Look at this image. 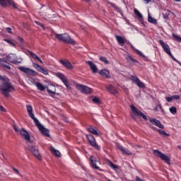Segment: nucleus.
<instances>
[{"label": "nucleus", "mask_w": 181, "mask_h": 181, "mask_svg": "<svg viewBox=\"0 0 181 181\" xmlns=\"http://www.w3.org/2000/svg\"><path fill=\"white\" fill-rule=\"evenodd\" d=\"M26 110L28 114V117L31 118L32 120L35 122L36 127H37L39 131H40L41 134L45 136H50V134H49V129L43 127L39 120L35 117V115L33 114V107L30 105H26Z\"/></svg>", "instance_id": "obj_1"}, {"label": "nucleus", "mask_w": 181, "mask_h": 181, "mask_svg": "<svg viewBox=\"0 0 181 181\" xmlns=\"http://www.w3.org/2000/svg\"><path fill=\"white\" fill-rule=\"evenodd\" d=\"M12 90H13V87L12 84H11L9 79L5 80L0 85V93L4 95V97H9V93H11Z\"/></svg>", "instance_id": "obj_2"}, {"label": "nucleus", "mask_w": 181, "mask_h": 181, "mask_svg": "<svg viewBox=\"0 0 181 181\" xmlns=\"http://www.w3.org/2000/svg\"><path fill=\"white\" fill-rule=\"evenodd\" d=\"M55 37L60 42H64V43H68L69 45H73L76 44V40L71 38V37L66 33L62 34L55 33Z\"/></svg>", "instance_id": "obj_3"}, {"label": "nucleus", "mask_w": 181, "mask_h": 181, "mask_svg": "<svg viewBox=\"0 0 181 181\" xmlns=\"http://www.w3.org/2000/svg\"><path fill=\"white\" fill-rule=\"evenodd\" d=\"M13 128L14 131L18 132V135L21 136L23 139H25V141H27L30 144H33V140L30 139V134H29V132H28L26 129L22 128L21 130H19L16 125H13Z\"/></svg>", "instance_id": "obj_4"}, {"label": "nucleus", "mask_w": 181, "mask_h": 181, "mask_svg": "<svg viewBox=\"0 0 181 181\" xmlns=\"http://www.w3.org/2000/svg\"><path fill=\"white\" fill-rule=\"evenodd\" d=\"M35 86L40 91H45V90L47 89V93L51 94V95H54L56 94V86L54 85H50L49 88L43 86L41 83L37 82Z\"/></svg>", "instance_id": "obj_5"}, {"label": "nucleus", "mask_w": 181, "mask_h": 181, "mask_svg": "<svg viewBox=\"0 0 181 181\" xmlns=\"http://www.w3.org/2000/svg\"><path fill=\"white\" fill-rule=\"evenodd\" d=\"M130 108L132 110L131 115L134 119H135L136 117H142L145 121H148V117H146V115H145L141 110H138L136 107L134 105H130Z\"/></svg>", "instance_id": "obj_6"}, {"label": "nucleus", "mask_w": 181, "mask_h": 181, "mask_svg": "<svg viewBox=\"0 0 181 181\" xmlns=\"http://www.w3.org/2000/svg\"><path fill=\"white\" fill-rule=\"evenodd\" d=\"M153 153L155 156L160 158L161 160H163V162H165V163H168V165H170V157L168 154H165L160 152L159 150H153Z\"/></svg>", "instance_id": "obj_7"}, {"label": "nucleus", "mask_w": 181, "mask_h": 181, "mask_svg": "<svg viewBox=\"0 0 181 181\" xmlns=\"http://www.w3.org/2000/svg\"><path fill=\"white\" fill-rule=\"evenodd\" d=\"M76 88L77 89L78 91H80L81 93H83V94H93V88L87 86L81 85L80 83H76Z\"/></svg>", "instance_id": "obj_8"}, {"label": "nucleus", "mask_w": 181, "mask_h": 181, "mask_svg": "<svg viewBox=\"0 0 181 181\" xmlns=\"http://www.w3.org/2000/svg\"><path fill=\"white\" fill-rule=\"evenodd\" d=\"M158 42L160 45L162 46L164 52L167 54H168V56H170V57L172 58L173 60H174V62H177V59L175 58V57H173V54H172V52H170V47H169V45L165 43V42H163L162 40H160Z\"/></svg>", "instance_id": "obj_9"}, {"label": "nucleus", "mask_w": 181, "mask_h": 181, "mask_svg": "<svg viewBox=\"0 0 181 181\" xmlns=\"http://www.w3.org/2000/svg\"><path fill=\"white\" fill-rule=\"evenodd\" d=\"M7 60L10 62V63H13V64H19L22 63L23 61V58L19 57L18 58V56L15 54H10L6 57Z\"/></svg>", "instance_id": "obj_10"}, {"label": "nucleus", "mask_w": 181, "mask_h": 181, "mask_svg": "<svg viewBox=\"0 0 181 181\" xmlns=\"http://www.w3.org/2000/svg\"><path fill=\"white\" fill-rule=\"evenodd\" d=\"M18 69L20 70V71L25 73V74H27L28 76H37V72L36 71L30 69L28 67L18 66Z\"/></svg>", "instance_id": "obj_11"}, {"label": "nucleus", "mask_w": 181, "mask_h": 181, "mask_svg": "<svg viewBox=\"0 0 181 181\" xmlns=\"http://www.w3.org/2000/svg\"><path fill=\"white\" fill-rule=\"evenodd\" d=\"M57 77L60 78V80L62 81V83L64 84V86L68 88V90L71 89V86H70V82L69 81V79L64 76V74L62 73H57L56 74Z\"/></svg>", "instance_id": "obj_12"}, {"label": "nucleus", "mask_w": 181, "mask_h": 181, "mask_svg": "<svg viewBox=\"0 0 181 181\" xmlns=\"http://www.w3.org/2000/svg\"><path fill=\"white\" fill-rule=\"evenodd\" d=\"M90 146H93L95 148V149H97L98 151H100V146L97 144V141H95V138L91 134H86V135Z\"/></svg>", "instance_id": "obj_13"}, {"label": "nucleus", "mask_w": 181, "mask_h": 181, "mask_svg": "<svg viewBox=\"0 0 181 181\" xmlns=\"http://www.w3.org/2000/svg\"><path fill=\"white\" fill-rule=\"evenodd\" d=\"M130 80L131 81H132L133 84H136V86H137V87H139V88H145V83L141 81V80L139 79L138 76H131Z\"/></svg>", "instance_id": "obj_14"}, {"label": "nucleus", "mask_w": 181, "mask_h": 181, "mask_svg": "<svg viewBox=\"0 0 181 181\" xmlns=\"http://www.w3.org/2000/svg\"><path fill=\"white\" fill-rule=\"evenodd\" d=\"M28 150L30 151L31 153H33L38 160H42V155H40L38 148H36L35 146H30Z\"/></svg>", "instance_id": "obj_15"}, {"label": "nucleus", "mask_w": 181, "mask_h": 181, "mask_svg": "<svg viewBox=\"0 0 181 181\" xmlns=\"http://www.w3.org/2000/svg\"><path fill=\"white\" fill-rule=\"evenodd\" d=\"M59 63L65 67V69H67L68 70H73L74 69V66L73 64H71V62L69 61L68 59H60Z\"/></svg>", "instance_id": "obj_16"}, {"label": "nucleus", "mask_w": 181, "mask_h": 181, "mask_svg": "<svg viewBox=\"0 0 181 181\" xmlns=\"http://www.w3.org/2000/svg\"><path fill=\"white\" fill-rule=\"evenodd\" d=\"M33 67H34V69H36L37 71H40V73H42V74H45V76L49 75V72L47 71V70L44 69L42 66L36 63H33Z\"/></svg>", "instance_id": "obj_17"}, {"label": "nucleus", "mask_w": 181, "mask_h": 181, "mask_svg": "<svg viewBox=\"0 0 181 181\" xmlns=\"http://www.w3.org/2000/svg\"><path fill=\"white\" fill-rule=\"evenodd\" d=\"M117 149H119V151H120L124 155H128V156H131L132 155V152H131V151H129V149L119 145V144H117Z\"/></svg>", "instance_id": "obj_18"}, {"label": "nucleus", "mask_w": 181, "mask_h": 181, "mask_svg": "<svg viewBox=\"0 0 181 181\" xmlns=\"http://www.w3.org/2000/svg\"><path fill=\"white\" fill-rule=\"evenodd\" d=\"M86 64L89 66L92 73H93V74H95L97 73H98V67H97V65H95V64H94V62H91V61H88L86 62Z\"/></svg>", "instance_id": "obj_19"}, {"label": "nucleus", "mask_w": 181, "mask_h": 181, "mask_svg": "<svg viewBox=\"0 0 181 181\" xmlns=\"http://www.w3.org/2000/svg\"><path fill=\"white\" fill-rule=\"evenodd\" d=\"M149 121L152 124V125H155L156 127H158V128H160L161 129H163L165 128V126L162 124V123H160V121L156 119L150 118Z\"/></svg>", "instance_id": "obj_20"}, {"label": "nucleus", "mask_w": 181, "mask_h": 181, "mask_svg": "<svg viewBox=\"0 0 181 181\" xmlns=\"http://www.w3.org/2000/svg\"><path fill=\"white\" fill-rule=\"evenodd\" d=\"M106 88L109 93H110V94H112L113 95H118V90H117L114 86H108L106 87Z\"/></svg>", "instance_id": "obj_21"}, {"label": "nucleus", "mask_w": 181, "mask_h": 181, "mask_svg": "<svg viewBox=\"0 0 181 181\" xmlns=\"http://www.w3.org/2000/svg\"><path fill=\"white\" fill-rule=\"evenodd\" d=\"M98 74L102 76V77H105V78H110L111 76H110V71L108 69H102L98 71Z\"/></svg>", "instance_id": "obj_22"}, {"label": "nucleus", "mask_w": 181, "mask_h": 181, "mask_svg": "<svg viewBox=\"0 0 181 181\" xmlns=\"http://www.w3.org/2000/svg\"><path fill=\"white\" fill-rule=\"evenodd\" d=\"M90 162L92 163L93 168L95 169H99L100 162L94 158V156H90Z\"/></svg>", "instance_id": "obj_23"}, {"label": "nucleus", "mask_w": 181, "mask_h": 181, "mask_svg": "<svg viewBox=\"0 0 181 181\" xmlns=\"http://www.w3.org/2000/svg\"><path fill=\"white\" fill-rule=\"evenodd\" d=\"M49 151L53 155L56 156V158H62V153H60L59 150H56V148L54 147L50 146Z\"/></svg>", "instance_id": "obj_24"}, {"label": "nucleus", "mask_w": 181, "mask_h": 181, "mask_svg": "<svg viewBox=\"0 0 181 181\" xmlns=\"http://www.w3.org/2000/svg\"><path fill=\"white\" fill-rule=\"evenodd\" d=\"M151 128H152V129H153L154 131H157V132H158V134H160V135H163V136H170V134L166 133V132H165V131H163V130H162V129H157V128L155 127H152Z\"/></svg>", "instance_id": "obj_25"}, {"label": "nucleus", "mask_w": 181, "mask_h": 181, "mask_svg": "<svg viewBox=\"0 0 181 181\" xmlns=\"http://www.w3.org/2000/svg\"><path fill=\"white\" fill-rule=\"evenodd\" d=\"M0 64L7 70H11V66H9V63H8L5 59H2L0 58Z\"/></svg>", "instance_id": "obj_26"}, {"label": "nucleus", "mask_w": 181, "mask_h": 181, "mask_svg": "<svg viewBox=\"0 0 181 181\" xmlns=\"http://www.w3.org/2000/svg\"><path fill=\"white\" fill-rule=\"evenodd\" d=\"M87 130L88 131V132H90L93 135H96V136H100V133H98V132H97V130L94 127H93L92 126H90L87 129Z\"/></svg>", "instance_id": "obj_27"}, {"label": "nucleus", "mask_w": 181, "mask_h": 181, "mask_svg": "<svg viewBox=\"0 0 181 181\" xmlns=\"http://www.w3.org/2000/svg\"><path fill=\"white\" fill-rule=\"evenodd\" d=\"M115 37L120 46H124L125 45V40L124 39V37L119 35H116Z\"/></svg>", "instance_id": "obj_28"}, {"label": "nucleus", "mask_w": 181, "mask_h": 181, "mask_svg": "<svg viewBox=\"0 0 181 181\" xmlns=\"http://www.w3.org/2000/svg\"><path fill=\"white\" fill-rule=\"evenodd\" d=\"M28 53L31 56V57H33L35 60H37V62H39L42 64H43V62L42 61V59H40V58L37 57L36 54L32 52L31 51H28Z\"/></svg>", "instance_id": "obj_29"}, {"label": "nucleus", "mask_w": 181, "mask_h": 181, "mask_svg": "<svg viewBox=\"0 0 181 181\" xmlns=\"http://www.w3.org/2000/svg\"><path fill=\"white\" fill-rule=\"evenodd\" d=\"M92 101L93 103H94L95 104H98L100 105L101 104V99H100V98L97 97V96H94L92 98Z\"/></svg>", "instance_id": "obj_30"}, {"label": "nucleus", "mask_w": 181, "mask_h": 181, "mask_svg": "<svg viewBox=\"0 0 181 181\" xmlns=\"http://www.w3.org/2000/svg\"><path fill=\"white\" fill-rule=\"evenodd\" d=\"M148 22H150V23H153L154 25H156V23H157L156 19L153 18L151 16V13H148Z\"/></svg>", "instance_id": "obj_31"}, {"label": "nucleus", "mask_w": 181, "mask_h": 181, "mask_svg": "<svg viewBox=\"0 0 181 181\" xmlns=\"http://www.w3.org/2000/svg\"><path fill=\"white\" fill-rule=\"evenodd\" d=\"M134 12L135 15H136V16L139 18V19H142L143 18L142 14L141 13V12H139V11H138V9L134 8Z\"/></svg>", "instance_id": "obj_32"}, {"label": "nucleus", "mask_w": 181, "mask_h": 181, "mask_svg": "<svg viewBox=\"0 0 181 181\" xmlns=\"http://www.w3.org/2000/svg\"><path fill=\"white\" fill-rule=\"evenodd\" d=\"M7 2L10 5V6H13L14 9H18V6H16V4L12 0H7Z\"/></svg>", "instance_id": "obj_33"}, {"label": "nucleus", "mask_w": 181, "mask_h": 181, "mask_svg": "<svg viewBox=\"0 0 181 181\" xmlns=\"http://www.w3.org/2000/svg\"><path fill=\"white\" fill-rule=\"evenodd\" d=\"M107 162L110 168H112V169H114V170H117L118 169V166L112 163V162H111L110 160H107Z\"/></svg>", "instance_id": "obj_34"}, {"label": "nucleus", "mask_w": 181, "mask_h": 181, "mask_svg": "<svg viewBox=\"0 0 181 181\" xmlns=\"http://www.w3.org/2000/svg\"><path fill=\"white\" fill-rule=\"evenodd\" d=\"M169 111L170 112H171L173 115L176 114V112H177V109L176 108V107L173 106L169 108Z\"/></svg>", "instance_id": "obj_35"}, {"label": "nucleus", "mask_w": 181, "mask_h": 181, "mask_svg": "<svg viewBox=\"0 0 181 181\" xmlns=\"http://www.w3.org/2000/svg\"><path fill=\"white\" fill-rule=\"evenodd\" d=\"M4 42H6L7 43H8V45L13 46V47H16V44L13 42L11 40L4 39Z\"/></svg>", "instance_id": "obj_36"}, {"label": "nucleus", "mask_w": 181, "mask_h": 181, "mask_svg": "<svg viewBox=\"0 0 181 181\" xmlns=\"http://www.w3.org/2000/svg\"><path fill=\"white\" fill-rule=\"evenodd\" d=\"M100 60L101 62H103V63H105V64H108V63H110L107 60V58H105V57H100Z\"/></svg>", "instance_id": "obj_37"}, {"label": "nucleus", "mask_w": 181, "mask_h": 181, "mask_svg": "<svg viewBox=\"0 0 181 181\" xmlns=\"http://www.w3.org/2000/svg\"><path fill=\"white\" fill-rule=\"evenodd\" d=\"M6 2H8V0H0V5L5 8L6 7Z\"/></svg>", "instance_id": "obj_38"}, {"label": "nucleus", "mask_w": 181, "mask_h": 181, "mask_svg": "<svg viewBox=\"0 0 181 181\" xmlns=\"http://www.w3.org/2000/svg\"><path fill=\"white\" fill-rule=\"evenodd\" d=\"M173 37H174V39H175V40H177V42H179L180 43H181V37L175 34H173Z\"/></svg>", "instance_id": "obj_39"}, {"label": "nucleus", "mask_w": 181, "mask_h": 181, "mask_svg": "<svg viewBox=\"0 0 181 181\" xmlns=\"http://www.w3.org/2000/svg\"><path fill=\"white\" fill-rule=\"evenodd\" d=\"M135 51L137 53V54H139V56H141V57H143V59H146V56L144 55L143 53L141 52V51L138 49H135Z\"/></svg>", "instance_id": "obj_40"}, {"label": "nucleus", "mask_w": 181, "mask_h": 181, "mask_svg": "<svg viewBox=\"0 0 181 181\" xmlns=\"http://www.w3.org/2000/svg\"><path fill=\"white\" fill-rule=\"evenodd\" d=\"M126 59H127V60L128 61V62H137V61L136 60H135V59H134L133 58H132V57H131V56H127V57H126Z\"/></svg>", "instance_id": "obj_41"}, {"label": "nucleus", "mask_w": 181, "mask_h": 181, "mask_svg": "<svg viewBox=\"0 0 181 181\" xmlns=\"http://www.w3.org/2000/svg\"><path fill=\"white\" fill-rule=\"evenodd\" d=\"M165 98L168 103H172L173 101V96L166 97Z\"/></svg>", "instance_id": "obj_42"}, {"label": "nucleus", "mask_w": 181, "mask_h": 181, "mask_svg": "<svg viewBox=\"0 0 181 181\" xmlns=\"http://www.w3.org/2000/svg\"><path fill=\"white\" fill-rule=\"evenodd\" d=\"M18 40H19V42H21V46H23V42H25V40H23V38H22L21 37H18Z\"/></svg>", "instance_id": "obj_43"}, {"label": "nucleus", "mask_w": 181, "mask_h": 181, "mask_svg": "<svg viewBox=\"0 0 181 181\" xmlns=\"http://www.w3.org/2000/svg\"><path fill=\"white\" fill-rule=\"evenodd\" d=\"M180 98V96L177 95H173V100H179Z\"/></svg>", "instance_id": "obj_44"}, {"label": "nucleus", "mask_w": 181, "mask_h": 181, "mask_svg": "<svg viewBox=\"0 0 181 181\" xmlns=\"http://www.w3.org/2000/svg\"><path fill=\"white\" fill-rule=\"evenodd\" d=\"M62 119H64V121H65V122H69V119H67V117H66L64 115H61Z\"/></svg>", "instance_id": "obj_45"}, {"label": "nucleus", "mask_w": 181, "mask_h": 181, "mask_svg": "<svg viewBox=\"0 0 181 181\" xmlns=\"http://www.w3.org/2000/svg\"><path fill=\"white\" fill-rule=\"evenodd\" d=\"M158 108H160V110H162V106L160 105H158L155 107L154 110L155 111H159Z\"/></svg>", "instance_id": "obj_46"}, {"label": "nucleus", "mask_w": 181, "mask_h": 181, "mask_svg": "<svg viewBox=\"0 0 181 181\" xmlns=\"http://www.w3.org/2000/svg\"><path fill=\"white\" fill-rule=\"evenodd\" d=\"M6 31H7L8 33H12V28H6Z\"/></svg>", "instance_id": "obj_47"}, {"label": "nucleus", "mask_w": 181, "mask_h": 181, "mask_svg": "<svg viewBox=\"0 0 181 181\" xmlns=\"http://www.w3.org/2000/svg\"><path fill=\"white\" fill-rule=\"evenodd\" d=\"M0 80H3V81H5V80H8V79L6 78L5 76L0 75Z\"/></svg>", "instance_id": "obj_48"}, {"label": "nucleus", "mask_w": 181, "mask_h": 181, "mask_svg": "<svg viewBox=\"0 0 181 181\" xmlns=\"http://www.w3.org/2000/svg\"><path fill=\"white\" fill-rule=\"evenodd\" d=\"M0 111H2L3 112H6V110H5V108H4V107H2L1 105H0Z\"/></svg>", "instance_id": "obj_49"}, {"label": "nucleus", "mask_w": 181, "mask_h": 181, "mask_svg": "<svg viewBox=\"0 0 181 181\" xmlns=\"http://www.w3.org/2000/svg\"><path fill=\"white\" fill-rule=\"evenodd\" d=\"M35 23L37 25H39V26H41V28H43L45 29V27H43L42 24L40 23V22L35 21Z\"/></svg>", "instance_id": "obj_50"}, {"label": "nucleus", "mask_w": 181, "mask_h": 181, "mask_svg": "<svg viewBox=\"0 0 181 181\" xmlns=\"http://www.w3.org/2000/svg\"><path fill=\"white\" fill-rule=\"evenodd\" d=\"M13 170H14V172H16V173H19V170L16 168H13Z\"/></svg>", "instance_id": "obj_51"}, {"label": "nucleus", "mask_w": 181, "mask_h": 181, "mask_svg": "<svg viewBox=\"0 0 181 181\" xmlns=\"http://www.w3.org/2000/svg\"><path fill=\"white\" fill-rule=\"evenodd\" d=\"M144 1L146 2V4H149L151 1V0H144Z\"/></svg>", "instance_id": "obj_52"}, {"label": "nucleus", "mask_w": 181, "mask_h": 181, "mask_svg": "<svg viewBox=\"0 0 181 181\" xmlns=\"http://www.w3.org/2000/svg\"><path fill=\"white\" fill-rule=\"evenodd\" d=\"M168 14L164 15V16H163L164 19H168Z\"/></svg>", "instance_id": "obj_53"}, {"label": "nucleus", "mask_w": 181, "mask_h": 181, "mask_svg": "<svg viewBox=\"0 0 181 181\" xmlns=\"http://www.w3.org/2000/svg\"><path fill=\"white\" fill-rule=\"evenodd\" d=\"M178 149H181V145L177 146Z\"/></svg>", "instance_id": "obj_54"}, {"label": "nucleus", "mask_w": 181, "mask_h": 181, "mask_svg": "<svg viewBox=\"0 0 181 181\" xmlns=\"http://www.w3.org/2000/svg\"><path fill=\"white\" fill-rule=\"evenodd\" d=\"M175 2H180V0H174Z\"/></svg>", "instance_id": "obj_55"}, {"label": "nucleus", "mask_w": 181, "mask_h": 181, "mask_svg": "<svg viewBox=\"0 0 181 181\" xmlns=\"http://www.w3.org/2000/svg\"><path fill=\"white\" fill-rule=\"evenodd\" d=\"M177 63H179V64H180V66H181V63H180V62H179V61H177Z\"/></svg>", "instance_id": "obj_56"}, {"label": "nucleus", "mask_w": 181, "mask_h": 181, "mask_svg": "<svg viewBox=\"0 0 181 181\" xmlns=\"http://www.w3.org/2000/svg\"><path fill=\"white\" fill-rule=\"evenodd\" d=\"M132 49H134V46L132 45Z\"/></svg>", "instance_id": "obj_57"}]
</instances>
